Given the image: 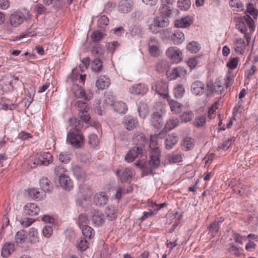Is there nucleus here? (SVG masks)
I'll return each mask as SVG.
<instances>
[{
	"mask_svg": "<svg viewBox=\"0 0 258 258\" xmlns=\"http://www.w3.org/2000/svg\"><path fill=\"white\" fill-rule=\"evenodd\" d=\"M28 235L29 240L31 243H34L38 241L37 230L35 228H31L29 230Z\"/></svg>",
	"mask_w": 258,
	"mask_h": 258,
	"instance_id": "44",
	"label": "nucleus"
},
{
	"mask_svg": "<svg viewBox=\"0 0 258 258\" xmlns=\"http://www.w3.org/2000/svg\"><path fill=\"white\" fill-rule=\"evenodd\" d=\"M39 161L41 165H47L52 161V156L49 152L44 153L39 157Z\"/></svg>",
	"mask_w": 258,
	"mask_h": 258,
	"instance_id": "29",
	"label": "nucleus"
},
{
	"mask_svg": "<svg viewBox=\"0 0 258 258\" xmlns=\"http://www.w3.org/2000/svg\"><path fill=\"white\" fill-rule=\"evenodd\" d=\"M39 211L38 206L33 203H28L24 207V212L26 215H36L38 214Z\"/></svg>",
	"mask_w": 258,
	"mask_h": 258,
	"instance_id": "20",
	"label": "nucleus"
},
{
	"mask_svg": "<svg viewBox=\"0 0 258 258\" xmlns=\"http://www.w3.org/2000/svg\"><path fill=\"white\" fill-rule=\"evenodd\" d=\"M231 78L230 75H227L225 78L220 77L214 83L209 82L207 87L209 91L212 93L221 94L224 88H227L230 85Z\"/></svg>",
	"mask_w": 258,
	"mask_h": 258,
	"instance_id": "2",
	"label": "nucleus"
},
{
	"mask_svg": "<svg viewBox=\"0 0 258 258\" xmlns=\"http://www.w3.org/2000/svg\"><path fill=\"white\" fill-rule=\"evenodd\" d=\"M186 74V70L183 68L177 67L172 70L171 72L168 73V78L170 80H175L178 77L184 76Z\"/></svg>",
	"mask_w": 258,
	"mask_h": 258,
	"instance_id": "22",
	"label": "nucleus"
},
{
	"mask_svg": "<svg viewBox=\"0 0 258 258\" xmlns=\"http://www.w3.org/2000/svg\"><path fill=\"white\" fill-rule=\"evenodd\" d=\"M178 137L174 134L168 135L165 140L166 148L167 149H171L178 142Z\"/></svg>",
	"mask_w": 258,
	"mask_h": 258,
	"instance_id": "30",
	"label": "nucleus"
},
{
	"mask_svg": "<svg viewBox=\"0 0 258 258\" xmlns=\"http://www.w3.org/2000/svg\"><path fill=\"white\" fill-rule=\"evenodd\" d=\"M78 195L82 201H90L91 199L92 191L88 186L85 185H81Z\"/></svg>",
	"mask_w": 258,
	"mask_h": 258,
	"instance_id": "16",
	"label": "nucleus"
},
{
	"mask_svg": "<svg viewBox=\"0 0 258 258\" xmlns=\"http://www.w3.org/2000/svg\"><path fill=\"white\" fill-rule=\"evenodd\" d=\"M66 172V170L64 167L61 166H58L55 167V168L54 169V172L56 177L55 178L57 179L58 178L61 177V176H64L66 175L65 174Z\"/></svg>",
	"mask_w": 258,
	"mask_h": 258,
	"instance_id": "49",
	"label": "nucleus"
},
{
	"mask_svg": "<svg viewBox=\"0 0 258 258\" xmlns=\"http://www.w3.org/2000/svg\"><path fill=\"white\" fill-rule=\"evenodd\" d=\"M204 84L200 81L194 82L191 86V90L193 94L196 95L203 94L205 92Z\"/></svg>",
	"mask_w": 258,
	"mask_h": 258,
	"instance_id": "18",
	"label": "nucleus"
},
{
	"mask_svg": "<svg viewBox=\"0 0 258 258\" xmlns=\"http://www.w3.org/2000/svg\"><path fill=\"white\" fill-rule=\"evenodd\" d=\"M70 125L75 129L74 132L79 131L83 128V123L81 121L76 118H71L70 119Z\"/></svg>",
	"mask_w": 258,
	"mask_h": 258,
	"instance_id": "34",
	"label": "nucleus"
},
{
	"mask_svg": "<svg viewBox=\"0 0 258 258\" xmlns=\"http://www.w3.org/2000/svg\"><path fill=\"white\" fill-rule=\"evenodd\" d=\"M14 250V244L12 243H6L3 247L2 250V256L7 257Z\"/></svg>",
	"mask_w": 258,
	"mask_h": 258,
	"instance_id": "28",
	"label": "nucleus"
},
{
	"mask_svg": "<svg viewBox=\"0 0 258 258\" xmlns=\"http://www.w3.org/2000/svg\"><path fill=\"white\" fill-rule=\"evenodd\" d=\"M244 13V16H243V19L249 28L252 31H254L255 28L254 20H256L258 17V10L255 5L251 3L247 4Z\"/></svg>",
	"mask_w": 258,
	"mask_h": 258,
	"instance_id": "1",
	"label": "nucleus"
},
{
	"mask_svg": "<svg viewBox=\"0 0 258 258\" xmlns=\"http://www.w3.org/2000/svg\"><path fill=\"white\" fill-rule=\"evenodd\" d=\"M171 38L175 44H179L183 41L184 35L182 32L178 30L172 34Z\"/></svg>",
	"mask_w": 258,
	"mask_h": 258,
	"instance_id": "32",
	"label": "nucleus"
},
{
	"mask_svg": "<svg viewBox=\"0 0 258 258\" xmlns=\"http://www.w3.org/2000/svg\"><path fill=\"white\" fill-rule=\"evenodd\" d=\"M155 87L156 93L162 96L163 98H168V85L166 82L159 81L156 83Z\"/></svg>",
	"mask_w": 258,
	"mask_h": 258,
	"instance_id": "9",
	"label": "nucleus"
},
{
	"mask_svg": "<svg viewBox=\"0 0 258 258\" xmlns=\"http://www.w3.org/2000/svg\"><path fill=\"white\" fill-rule=\"evenodd\" d=\"M29 18L28 12L27 16L21 11H16L13 13L9 17V22L13 27H17L21 25L23 22Z\"/></svg>",
	"mask_w": 258,
	"mask_h": 258,
	"instance_id": "5",
	"label": "nucleus"
},
{
	"mask_svg": "<svg viewBox=\"0 0 258 258\" xmlns=\"http://www.w3.org/2000/svg\"><path fill=\"white\" fill-rule=\"evenodd\" d=\"M150 148L152 151L150 155V160L148 162V165L150 168H156L160 165V151L158 147H155L153 139L150 143ZM149 173H151V169H149Z\"/></svg>",
	"mask_w": 258,
	"mask_h": 258,
	"instance_id": "3",
	"label": "nucleus"
},
{
	"mask_svg": "<svg viewBox=\"0 0 258 258\" xmlns=\"http://www.w3.org/2000/svg\"><path fill=\"white\" fill-rule=\"evenodd\" d=\"M107 217L110 220H112L116 217L114 208L113 207H108L105 210Z\"/></svg>",
	"mask_w": 258,
	"mask_h": 258,
	"instance_id": "56",
	"label": "nucleus"
},
{
	"mask_svg": "<svg viewBox=\"0 0 258 258\" xmlns=\"http://www.w3.org/2000/svg\"><path fill=\"white\" fill-rule=\"evenodd\" d=\"M78 247L81 251L85 250L88 247V243L86 239L81 238L78 243Z\"/></svg>",
	"mask_w": 258,
	"mask_h": 258,
	"instance_id": "61",
	"label": "nucleus"
},
{
	"mask_svg": "<svg viewBox=\"0 0 258 258\" xmlns=\"http://www.w3.org/2000/svg\"><path fill=\"white\" fill-rule=\"evenodd\" d=\"M186 48L191 52L196 53L199 51L201 46L197 42L192 41L187 44Z\"/></svg>",
	"mask_w": 258,
	"mask_h": 258,
	"instance_id": "45",
	"label": "nucleus"
},
{
	"mask_svg": "<svg viewBox=\"0 0 258 258\" xmlns=\"http://www.w3.org/2000/svg\"><path fill=\"white\" fill-rule=\"evenodd\" d=\"M58 181L61 187L66 190H70L73 187L72 182L70 177L67 175L61 176L60 178H55V182Z\"/></svg>",
	"mask_w": 258,
	"mask_h": 258,
	"instance_id": "17",
	"label": "nucleus"
},
{
	"mask_svg": "<svg viewBox=\"0 0 258 258\" xmlns=\"http://www.w3.org/2000/svg\"><path fill=\"white\" fill-rule=\"evenodd\" d=\"M143 153L142 149H139L136 147L132 148L128 152L125 156V160L127 162H133L137 157L141 155Z\"/></svg>",
	"mask_w": 258,
	"mask_h": 258,
	"instance_id": "14",
	"label": "nucleus"
},
{
	"mask_svg": "<svg viewBox=\"0 0 258 258\" xmlns=\"http://www.w3.org/2000/svg\"><path fill=\"white\" fill-rule=\"evenodd\" d=\"M88 142L89 144L93 147L97 146L99 143L97 136L94 134H91L89 136Z\"/></svg>",
	"mask_w": 258,
	"mask_h": 258,
	"instance_id": "62",
	"label": "nucleus"
},
{
	"mask_svg": "<svg viewBox=\"0 0 258 258\" xmlns=\"http://www.w3.org/2000/svg\"><path fill=\"white\" fill-rule=\"evenodd\" d=\"M35 220L29 218H25L20 220V222L21 224L24 227H28L30 226L34 222Z\"/></svg>",
	"mask_w": 258,
	"mask_h": 258,
	"instance_id": "63",
	"label": "nucleus"
},
{
	"mask_svg": "<svg viewBox=\"0 0 258 258\" xmlns=\"http://www.w3.org/2000/svg\"><path fill=\"white\" fill-rule=\"evenodd\" d=\"M242 103L239 101L234 108L233 112V119L235 120L240 119L242 116Z\"/></svg>",
	"mask_w": 258,
	"mask_h": 258,
	"instance_id": "37",
	"label": "nucleus"
},
{
	"mask_svg": "<svg viewBox=\"0 0 258 258\" xmlns=\"http://www.w3.org/2000/svg\"><path fill=\"white\" fill-rule=\"evenodd\" d=\"M191 23V21L189 17H184L174 22V25L178 28H186L189 27Z\"/></svg>",
	"mask_w": 258,
	"mask_h": 258,
	"instance_id": "27",
	"label": "nucleus"
},
{
	"mask_svg": "<svg viewBox=\"0 0 258 258\" xmlns=\"http://www.w3.org/2000/svg\"><path fill=\"white\" fill-rule=\"evenodd\" d=\"M206 121V117L202 116L197 118L194 121V123L195 126L201 127L205 124Z\"/></svg>",
	"mask_w": 258,
	"mask_h": 258,
	"instance_id": "64",
	"label": "nucleus"
},
{
	"mask_svg": "<svg viewBox=\"0 0 258 258\" xmlns=\"http://www.w3.org/2000/svg\"><path fill=\"white\" fill-rule=\"evenodd\" d=\"M82 231L83 235L86 238H88L89 239L92 238L94 234V231L93 229L88 225H86V226H83L82 228Z\"/></svg>",
	"mask_w": 258,
	"mask_h": 258,
	"instance_id": "41",
	"label": "nucleus"
},
{
	"mask_svg": "<svg viewBox=\"0 0 258 258\" xmlns=\"http://www.w3.org/2000/svg\"><path fill=\"white\" fill-rule=\"evenodd\" d=\"M229 5L233 11L237 12L242 11V3L239 0H231Z\"/></svg>",
	"mask_w": 258,
	"mask_h": 258,
	"instance_id": "46",
	"label": "nucleus"
},
{
	"mask_svg": "<svg viewBox=\"0 0 258 258\" xmlns=\"http://www.w3.org/2000/svg\"><path fill=\"white\" fill-rule=\"evenodd\" d=\"M113 106L114 111L119 113H125L127 110L126 105L121 101L116 102Z\"/></svg>",
	"mask_w": 258,
	"mask_h": 258,
	"instance_id": "33",
	"label": "nucleus"
},
{
	"mask_svg": "<svg viewBox=\"0 0 258 258\" xmlns=\"http://www.w3.org/2000/svg\"><path fill=\"white\" fill-rule=\"evenodd\" d=\"M26 239V236L23 230L17 232L15 235V241L17 243H22L24 242Z\"/></svg>",
	"mask_w": 258,
	"mask_h": 258,
	"instance_id": "53",
	"label": "nucleus"
},
{
	"mask_svg": "<svg viewBox=\"0 0 258 258\" xmlns=\"http://www.w3.org/2000/svg\"><path fill=\"white\" fill-rule=\"evenodd\" d=\"M28 192L29 197L33 199L41 200L43 197V193L40 192L38 189H30L28 190Z\"/></svg>",
	"mask_w": 258,
	"mask_h": 258,
	"instance_id": "36",
	"label": "nucleus"
},
{
	"mask_svg": "<svg viewBox=\"0 0 258 258\" xmlns=\"http://www.w3.org/2000/svg\"><path fill=\"white\" fill-rule=\"evenodd\" d=\"M179 120L177 118H171L168 120L165 126V130L170 131L178 125Z\"/></svg>",
	"mask_w": 258,
	"mask_h": 258,
	"instance_id": "43",
	"label": "nucleus"
},
{
	"mask_svg": "<svg viewBox=\"0 0 258 258\" xmlns=\"http://www.w3.org/2000/svg\"><path fill=\"white\" fill-rule=\"evenodd\" d=\"M183 149L187 151L191 149L194 146V140L191 138L186 137L182 141Z\"/></svg>",
	"mask_w": 258,
	"mask_h": 258,
	"instance_id": "39",
	"label": "nucleus"
},
{
	"mask_svg": "<svg viewBox=\"0 0 258 258\" xmlns=\"http://www.w3.org/2000/svg\"><path fill=\"white\" fill-rule=\"evenodd\" d=\"M162 7L160 9L161 13L164 15L169 17L171 14V11L173 9V4L175 0H161Z\"/></svg>",
	"mask_w": 258,
	"mask_h": 258,
	"instance_id": "10",
	"label": "nucleus"
},
{
	"mask_svg": "<svg viewBox=\"0 0 258 258\" xmlns=\"http://www.w3.org/2000/svg\"><path fill=\"white\" fill-rule=\"evenodd\" d=\"M167 56L175 63L179 62L182 59V52L176 47H170L166 51Z\"/></svg>",
	"mask_w": 258,
	"mask_h": 258,
	"instance_id": "8",
	"label": "nucleus"
},
{
	"mask_svg": "<svg viewBox=\"0 0 258 258\" xmlns=\"http://www.w3.org/2000/svg\"><path fill=\"white\" fill-rule=\"evenodd\" d=\"M108 22V18L106 16L103 15L99 18L97 25L99 27L102 29L107 25Z\"/></svg>",
	"mask_w": 258,
	"mask_h": 258,
	"instance_id": "55",
	"label": "nucleus"
},
{
	"mask_svg": "<svg viewBox=\"0 0 258 258\" xmlns=\"http://www.w3.org/2000/svg\"><path fill=\"white\" fill-rule=\"evenodd\" d=\"M72 155L68 151H63L60 153L58 156L59 161L63 163H68L71 160Z\"/></svg>",
	"mask_w": 258,
	"mask_h": 258,
	"instance_id": "40",
	"label": "nucleus"
},
{
	"mask_svg": "<svg viewBox=\"0 0 258 258\" xmlns=\"http://www.w3.org/2000/svg\"><path fill=\"white\" fill-rule=\"evenodd\" d=\"M168 16H160L156 18L154 21V24L150 26V29L152 30L153 27H167L169 23V19Z\"/></svg>",
	"mask_w": 258,
	"mask_h": 258,
	"instance_id": "23",
	"label": "nucleus"
},
{
	"mask_svg": "<svg viewBox=\"0 0 258 258\" xmlns=\"http://www.w3.org/2000/svg\"><path fill=\"white\" fill-rule=\"evenodd\" d=\"M93 201L96 205L103 206L107 203L108 197L106 193L100 192L95 195Z\"/></svg>",
	"mask_w": 258,
	"mask_h": 258,
	"instance_id": "19",
	"label": "nucleus"
},
{
	"mask_svg": "<svg viewBox=\"0 0 258 258\" xmlns=\"http://www.w3.org/2000/svg\"><path fill=\"white\" fill-rule=\"evenodd\" d=\"M131 93L135 94H144L148 91V88L144 84H139L133 85L130 88Z\"/></svg>",
	"mask_w": 258,
	"mask_h": 258,
	"instance_id": "25",
	"label": "nucleus"
},
{
	"mask_svg": "<svg viewBox=\"0 0 258 258\" xmlns=\"http://www.w3.org/2000/svg\"><path fill=\"white\" fill-rule=\"evenodd\" d=\"M50 181L47 178H42L40 180V185L41 186V190L43 192H50V186L49 185Z\"/></svg>",
	"mask_w": 258,
	"mask_h": 258,
	"instance_id": "42",
	"label": "nucleus"
},
{
	"mask_svg": "<svg viewBox=\"0 0 258 258\" xmlns=\"http://www.w3.org/2000/svg\"><path fill=\"white\" fill-rule=\"evenodd\" d=\"M178 7L181 10H186L188 9L190 6L189 0H179L177 3Z\"/></svg>",
	"mask_w": 258,
	"mask_h": 258,
	"instance_id": "58",
	"label": "nucleus"
},
{
	"mask_svg": "<svg viewBox=\"0 0 258 258\" xmlns=\"http://www.w3.org/2000/svg\"><path fill=\"white\" fill-rule=\"evenodd\" d=\"M138 111L139 116L144 118L148 114V107L147 103L144 102H140L138 104Z\"/></svg>",
	"mask_w": 258,
	"mask_h": 258,
	"instance_id": "31",
	"label": "nucleus"
},
{
	"mask_svg": "<svg viewBox=\"0 0 258 258\" xmlns=\"http://www.w3.org/2000/svg\"><path fill=\"white\" fill-rule=\"evenodd\" d=\"M149 52L153 56H155L159 51V43L158 40L153 37H151L148 42Z\"/></svg>",
	"mask_w": 258,
	"mask_h": 258,
	"instance_id": "21",
	"label": "nucleus"
},
{
	"mask_svg": "<svg viewBox=\"0 0 258 258\" xmlns=\"http://www.w3.org/2000/svg\"><path fill=\"white\" fill-rule=\"evenodd\" d=\"M102 62L99 58H95L92 63V70L94 72H99L101 71Z\"/></svg>",
	"mask_w": 258,
	"mask_h": 258,
	"instance_id": "47",
	"label": "nucleus"
},
{
	"mask_svg": "<svg viewBox=\"0 0 258 258\" xmlns=\"http://www.w3.org/2000/svg\"><path fill=\"white\" fill-rule=\"evenodd\" d=\"M110 80L105 76H100L96 82V86L98 89L104 90L110 85Z\"/></svg>",
	"mask_w": 258,
	"mask_h": 258,
	"instance_id": "26",
	"label": "nucleus"
},
{
	"mask_svg": "<svg viewBox=\"0 0 258 258\" xmlns=\"http://www.w3.org/2000/svg\"><path fill=\"white\" fill-rule=\"evenodd\" d=\"M133 141L135 145L134 147L142 149L143 151V148L146 143V139L145 135L142 133H136L134 134Z\"/></svg>",
	"mask_w": 258,
	"mask_h": 258,
	"instance_id": "11",
	"label": "nucleus"
},
{
	"mask_svg": "<svg viewBox=\"0 0 258 258\" xmlns=\"http://www.w3.org/2000/svg\"><path fill=\"white\" fill-rule=\"evenodd\" d=\"M184 88L182 85L179 84L174 88V95L176 98H181L184 93Z\"/></svg>",
	"mask_w": 258,
	"mask_h": 258,
	"instance_id": "52",
	"label": "nucleus"
},
{
	"mask_svg": "<svg viewBox=\"0 0 258 258\" xmlns=\"http://www.w3.org/2000/svg\"><path fill=\"white\" fill-rule=\"evenodd\" d=\"M72 91L74 95L79 98H84L85 100H89L92 97L93 94L85 92L83 88L77 84H74L72 87Z\"/></svg>",
	"mask_w": 258,
	"mask_h": 258,
	"instance_id": "7",
	"label": "nucleus"
},
{
	"mask_svg": "<svg viewBox=\"0 0 258 258\" xmlns=\"http://www.w3.org/2000/svg\"><path fill=\"white\" fill-rule=\"evenodd\" d=\"M105 218L103 214L98 211H95L92 215V221L93 223L97 226L101 225L104 222Z\"/></svg>",
	"mask_w": 258,
	"mask_h": 258,
	"instance_id": "24",
	"label": "nucleus"
},
{
	"mask_svg": "<svg viewBox=\"0 0 258 258\" xmlns=\"http://www.w3.org/2000/svg\"><path fill=\"white\" fill-rule=\"evenodd\" d=\"M165 112V108L161 105L160 111H155L152 114L151 123L156 128H160L163 125V115Z\"/></svg>",
	"mask_w": 258,
	"mask_h": 258,
	"instance_id": "6",
	"label": "nucleus"
},
{
	"mask_svg": "<svg viewBox=\"0 0 258 258\" xmlns=\"http://www.w3.org/2000/svg\"><path fill=\"white\" fill-rule=\"evenodd\" d=\"M132 191V188L131 187H128L127 189L119 187L116 191L115 197L116 199H119L121 198L122 195L130 192Z\"/></svg>",
	"mask_w": 258,
	"mask_h": 258,
	"instance_id": "51",
	"label": "nucleus"
},
{
	"mask_svg": "<svg viewBox=\"0 0 258 258\" xmlns=\"http://www.w3.org/2000/svg\"><path fill=\"white\" fill-rule=\"evenodd\" d=\"M75 106L77 108L79 112L82 111H86L87 109H88L89 108L87 105V103L83 101H78L75 103Z\"/></svg>",
	"mask_w": 258,
	"mask_h": 258,
	"instance_id": "54",
	"label": "nucleus"
},
{
	"mask_svg": "<svg viewBox=\"0 0 258 258\" xmlns=\"http://www.w3.org/2000/svg\"><path fill=\"white\" fill-rule=\"evenodd\" d=\"M133 5L132 0H121L118 5V10L122 13H127L132 11Z\"/></svg>",
	"mask_w": 258,
	"mask_h": 258,
	"instance_id": "13",
	"label": "nucleus"
},
{
	"mask_svg": "<svg viewBox=\"0 0 258 258\" xmlns=\"http://www.w3.org/2000/svg\"><path fill=\"white\" fill-rule=\"evenodd\" d=\"M133 172V170L130 168H125L122 171H116V174L119 176L122 182H125L130 180L132 178Z\"/></svg>",
	"mask_w": 258,
	"mask_h": 258,
	"instance_id": "15",
	"label": "nucleus"
},
{
	"mask_svg": "<svg viewBox=\"0 0 258 258\" xmlns=\"http://www.w3.org/2000/svg\"><path fill=\"white\" fill-rule=\"evenodd\" d=\"M224 219L220 218V220H215V221L209 226V231L213 237L217 233L219 228V223L223 221Z\"/></svg>",
	"mask_w": 258,
	"mask_h": 258,
	"instance_id": "38",
	"label": "nucleus"
},
{
	"mask_svg": "<svg viewBox=\"0 0 258 258\" xmlns=\"http://www.w3.org/2000/svg\"><path fill=\"white\" fill-rule=\"evenodd\" d=\"M168 67V63L165 60H161L157 64L156 70L158 72H161L165 70Z\"/></svg>",
	"mask_w": 258,
	"mask_h": 258,
	"instance_id": "60",
	"label": "nucleus"
},
{
	"mask_svg": "<svg viewBox=\"0 0 258 258\" xmlns=\"http://www.w3.org/2000/svg\"><path fill=\"white\" fill-rule=\"evenodd\" d=\"M239 60V58L238 57L232 58L226 66L231 70L234 69L237 67Z\"/></svg>",
	"mask_w": 258,
	"mask_h": 258,
	"instance_id": "59",
	"label": "nucleus"
},
{
	"mask_svg": "<svg viewBox=\"0 0 258 258\" xmlns=\"http://www.w3.org/2000/svg\"><path fill=\"white\" fill-rule=\"evenodd\" d=\"M232 140H234V138L227 139L226 140L224 141L223 143H221L220 145L218 146L217 149L218 150H219L220 149H228L231 145Z\"/></svg>",
	"mask_w": 258,
	"mask_h": 258,
	"instance_id": "57",
	"label": "nucleus"
},
{
	"mask_svg": "<svg viewBox=\"0 0 258 258\" xmlns=\"http://www.w3.org/2000/svg\"><path fill=\"white\" fill-rule=\"evenodd\" d=\"M89 220L85 214H81L79 216L78 219V223L80 228L83 226L88 225Z\"/></svg>",
	"mask_w": 258,
	"mask_h": 258,
	"instance_id": "50",
	"label": "nucleus"
},
{
	"mask_svg": "<svg viewBox=\"0 0 258 258\" xmlns=\"http://www.w3.org/2000/svg\"><path fill=\"white\" fill-rule=\"evenodd\" d=\"M123 123L125 127L128 131L134 130L138 125V121L137 118L131 115L125 116Z\"/></svg>",
	"mask_w": 258,
	"mask_h": 258,
	"instance_id": "12",
	"label": "nucleus"
},
{
	"mask_svg": "<svg viewBox=\"0 0 258 258\" xmlns=\"http://www.w3.org/2000/svg\"><path fill=\"white\" fill-rule=\"evenodd\" d=\"M171 110L175 113H179L182 111V105L176 101L171 100L169 101Z\"/></svg>",
	"mask_w": 258,
	"mask_h": 258,
	"instance_id": "35",
	"label": "nucleus"
},
{
	"mask_svg": "<svg viewBox=\"0 0 258 258\" xmlns=\"http://www.w3.org/2000/svg\"><path fill=\"white\" fill-rule=\"evenodd\" d=\"M167 160L170 163H176L182 161V158L180 154H173L167 156Z\"/></svg>",
	"mask_w": 258,
	"mask_h": 258,
	"instance_id": "48",
	"label": "nucleus"
},
{
	"mask_svg": "<svg viewBox=\"0 0 258 258\" xmlns=\"http://www.w3.org/2000/svg\"><path fill=\"white\" fill-rule=\"evenodd\" d=\"M67 141L74 148H81L84 145L83 136L78 132H70L67 136Z\"/></svg>",
	"mask_w": 258,
	"mask_h": 258,
	"instance_id": "4",
	"label": "nucleus"
}]
</instances>
